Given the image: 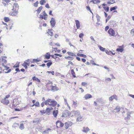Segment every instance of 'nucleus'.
<instances>
[{
  "label": "nucleus",
  "instance_id": "obj_7",
  "mask_svg": "<svg viewBox=\"0 0 134 134\" xmlns=\"http://www.w3.org/2000/svg\"><path fill=\"white\" fill-rule=\"evenodd\" d=\"M14 9H12L11 11L10 12L9 14L12 16H15L18 13V11L14 10Z\"/></svg>",
  "mask_w": 134,
  "mask_h": 134
},
{
  "label": "nucleus",
  "instance_id": "obj_53",
  "mask_svg": "<svg viewBox=\"0 0 134 134\" xmlns=\"http://www.w3.org/2000/svg\"><path fill=\"white\" fill-rule=\"evenodd\" d=\"M106 53L110 55L111 54V53H112V52L110 51H107Z\"/></svg>",
  "mask_w": 134,
  "mask_h": 134
},
{
  "label": "nucleus",
  "instance_id": "obj_60",
  "mask_svg": "<svg viewBox=\"0 0 134 134\" xmlns=\"http://www.w3.org/2000/svg\"><path fill=\"white\" fill-rule=\"evenodd\" d=\"M105 81H111V79L110 78H108L105 79Z\"/></svg>",
  "mask_w": 134,
  "mask_h": 134
},
{
  "label": "nucleus",
  "instance_id": "obj_49",
  "mask_svg": "<svg viewBox=\"0 0 134 134\" xmlns=\"http://www.w3.org/2000/svg\"><path fill=\"white\" fill-rule=\"evenodd\" d=\"M14 109L15 111H20L22 110V109L21 108H14Z\"/></svg>",
  "mask_w": 134,
  "mask_h": 134
},
{
  "label": "nucleus",
  "instance_id": "obj_2",
  "mask_svg": "<svg viewBox=\"0 0 134 134\" xmlns=\"http://www.w3.org/2000/svg\"><path fill=\"white\" fill-rule=\"evenodd\" d=\"M3 66L4 67V69L3 68H1V70H2V71H3V72H4L5 73H9L10 72L11 70L9 69V67H7L5 65H4V64L3 63Z\"/></svg>",
  "mask_w": 134,
  "mask_h": 134
},
{
  "label": "nucleus",
  "instance_id": "obj_34",
  "mask_svg": "<svg viewBox=\"0 0 134 134\" xmlns=\"http://www.w3.org/2000/svg\"><path fill=\"white\" fill-rule=\"evenodd\" d=\"M48 62H48L46 64L48 68H49L52 64V63L51 61L49 60Z\"/></svg>",
  "mask_w": 134,
  "mask_h": 134
},
{
  "label": "nucleus",
  "instance_id": "obj_16",
  "mask_svg": "<svg viewBox=\"0 0 134 134\" xmlns=\"http://www.w3.org/2000/svg\"><path fill=\"white\" fill-rule=\"evenodd\" d=\"M50 23L51 25L52 26L54 27L55 26V22L54 18H52L51 20L50 21Z\"/></svg>",
  "mask_w": 134,
  "mask_h": 134
},
{
  "label": "nucleus",
  "instance_id": "obj_25",
  "mask_svg": "<svg viewBox=\"0 0 134 134\" xmlns=\"http://www.w3.org/2000/svg\"><path fill=\"white\" fill-rule=\"evenodd\" d=\"M43 8V7L42 6H41L39 7L36 11L37 12V13L38 14L41 12V10Z\"/></svg>",
  "mask_w": 134,
  "mask_h": 134
},
{
  "label": "nucleus",
  "instance_id": "obj_11",
  "mask_svg": "<svg viewBox=\"0 0 134 134\" xmlns=\"http://www.w3.org/2000/svg\"><path fill=\"white\" fill-rule=\"evenodd\" d=\"M118 47L119 48L116 49V51L118 52H120L121 53L124 50V45H122L121 46H119Z\"/></svg>",
  "mask_w": 134,
  "mask_h": 134
},
{
  "label": "nucleus",
  "instance_id": "obj_62",
  "mask_svg": "<svg viewBox=\"0 0 134 134\" xmlns=\"http://www.w3.org/2000/svg\"><path fill=\"white\" fill-rule=\"evenodd\" d=\"M73 104L74 105H76L77 104V101H73Z\"/></svg>",
  "mask_w": 134,
  "mask_h": 134
},
{
  "label": "nucleus",
  "instance_id": "obj_47",
  "mask_svg": "<svg viewBox=\"0 0 134 134\" xmlns=\"http://www.w3.org/2000/svg\"><path fill=\"white\" fill-rule=\"evenodd\" d=\"M130 115H127V116L125 117V120H127L130 119Z\"/></svg>",
  "mask_w": 134,
  "mask_h": 134
},
{
  "label": "nucleus",
  "instance_id": "obj_59",
  "mask_svg": "<svg viewBox=\"0 0 134 134\" xmlns=\"http://www.w3.org/2000/svg\"><path fill=\"white\" fill-rule=\"evenodd\" d=\"M109 27L108 26H107L105 28V31H107V30L109 29Z\"/></svg>",
  "mask_w": 134,
  "mask_h": 134
},
{
  "label": "nucleus",
  "instance_id": "obj_15",
  "mask_svg": "<svg viewBox=\"0 0 134 134\" xmlns=\"http://www.w3.org/2000/svg\"><path fill=\"white\" fill-rule=\"evenodd\" d=\"M19 8V6L17 3H15L14 4L13 6V8L14 10L18 11Z\"/></svg>",
  "mask_w": 134,
  "mask_h": 134
},
{
  "label": "nucleus",
  "instance_id": "obj_35",
  "mask_svg": "<svg viewBox=\"0 0 134 134\" xmlns=\"http://www.w3.org/2000/svg\"><path fill=\"white\" fill-rule=\"evenodd\" d=\"M40 4L41 5H43L46 3V1L44 0H41L40 1Z\"/></svg>",
  "mask_w": 134,
  "mask_h": 134
},
{
  "label": "nucleus",
  "instance_id": "obj_50",
  "mask_svg": "<svg viewBox=\"0 0 134 134\" xmlns=\"http://www.w3.org/2000/svg\"><path fill=\"white\" fill-rule=\"evenodd\" d=\"M81 85L83 86H85L87 85V83L86 82H82Z\"/></svg>",
  "mask_w": 134,
  "mask_h": 134
},
{
  "label": "nucleus",
  "instance_id": "obj_5",
  "mask_svg": "<svg viewBox=\"0 0 134 134\" xmlns=\"http://www.w3.org/2000/svg\"><path fill=\"white\" fill-rule=\"evenodd\" d=\"M30 63V59H28L24 61L22 65L25 67L26 69L27 68V66H29V65Z\"/></svg>",
  "mask_w": 134,
  "mask_h": 134
},
{
  "label": "nucleus",
  "instance_id": "obj_9",
  "mask_svg": "<svg viewBox=\"0 0 134 134\" xmlns=\"http://www.w3.org/2000/svg\"><path fill=\"white\" fill-rule=\"evenodd\" d=\"M43 14H40V18H41L45 20H47V15L45 11H44L43 12Z\"/></svg>",
  "mask_w": 134,
  "mask_h": 134
},
{
  "label": "nucleus",
  "instance_id": "obj_19",
  "mask_svg": "<svg viewBox=\"0 0 134 134\" xmlns=\"http://www.w3.org/2000/svg\"><path fill=\"white\" fill-rule=\"evenodd\" d=\"M102 5L103 7V8L105 11L107 12H108L109 10V8L107 6L105 7V6H106V5L105 4H102Z\"/></svg>",
  "mask_w": 134,
  "mask_h": 134
},
{
  "label": "nucleus",
  "instance_id": "obj_42",
  "mask_svg": "<svg viewBox=\"0 0 134 134\" xmlns=\"http://www.w3.org/2000/svg\"><path fill=\"white\" fill-rule=\"evenodd\" d=\"M114 3H115V2L113 0H109V1L108 2V3L110 4H112Z\"/></svg>",
  "mask_w": 134,
  "mask_h": 134
},
{
  "label": "nucleus",
  "instance_id": "obj_37",
  "mask_svg": "<svg viewBox=\"0 0 134 134\" xmlns=\"http://www.w3.org/2000/svg\"><path fill=\"white\" fill-rule=\"evenodd\" d=\"M40 104L39 102H36V103L33 104L32 106V107H33L35 105L36 106H37L38 107L39 106Z\"/></svg>",
  "mask_w": 134,
  "mask_h": 134
},
{
  "label": "nucleus",
  "instance_id": "obj_10",
  "mask_svg": "<svg viewBox=\"0 0 134 134\" xmlns=\"http://www.w3.org/2000/svg\"><path fill=\"white\" fill-rule=\"evenodd\" d=\"M56 127L57 128H60L63 127L64 124L61 121L58 120L56 123Z\"/></svg>",
  "mask_w": 134,
  "mask_h": 134
},
{
  "label": "nucleus",
  "instance_id": "obj_63",
  "mask_svg": "<svg viewBox=\"0 0 134 134\" xmlns=\"http://www.w3.org/2000/svg\"><path fill=\"white\" fill-rule=\"evenodd\" d=\"M47 72L49 73H51L52 75H54V71H47Z\"/></svg>",
  "mask_w": 134,
  "mask_h": 134
},
{
  "label": "nucleus",
  "instance_id": "obj_52",
  "mask_svg": "<svg viewBox=\"0 0 134 134\" xmlns=\"http://www.w3.org/2000/svg\"><path fill=\"white\" fill-rule=\"evenodd\" d=\"M96 18L97 19V20L98 21H100V17L99 15H97L96 16Z\"/></svg>",
  "mask_w": 134,
  "mask_h": 134
},
{
  "label": "nucleus",
  "instance_id": "obj_57",
  "mask_svg": "<svg viewBox=\"0 0 134 134\" xmlns=\"http://www.w3.org/2000/svg\"><path fill=\"white\" fill-rule=\"evenodd\" d=\"M56 56V55H55L54 54L51 55L53 58L55 59L57 58V57Z\"/></svg>",
  "mask_w": 134,
  "mask_h": 134
},
{
  "label": "nucleus",
  "instance_id": "obj_36",
  "mask_svg": "<svg viewBox=\"0 0 134 134\" xmlns=\"http://www.w3.org/2000/svg\"><path fill=\"white\" fill-rule=\"evenodd\" d=\"M4 20L5 22H8L10 20V19L8 17H5L4 18Z\"/></svg>",
  "mask_w": 134,
  "mask_h": 134
},
{
  "label": "nucleus",
  "instance_id": "obj_3",
  "mask_svg": "<svg viewBox=\"0 0 134 134\" xmlns=\"http://www.w3.org/2000/svg\"><path fill=\"white\" fill-rule=\"evenodd\" d=\"M73 124V123L70 121H68L65 122L64 124L65 128L66 129H68Z\"/></svg>",
  "mask_w": 134,
  "mask_h": 134
},
{
  "label": "nucleus",
  "instance_id": "obj_4",
  "mask_svg": "<svg viewBox=\"0 0 134 134\" xmlns=\"http://www.w3.org/2000/svg\"><path fill=\"white\" fill-rule=\"evenodd\" d=\"M108 33L110 36H115V32L112 28H110L108 31Z\"/></svg>",
  "mask_w": 134,
  "mask_h": 134
},
{
  "label": "nucleus",
  "instance_id": "obj_26",
  "mask_svg": "<svg viewBox=\"0 0 134 134\" xmlns=\"http://www.w3.org/2000/svg\"><path fill=\"white\" fill-rule=\"evenodd\" d=\"M67 53L69 55L73 57L76 56V55L74 53L71 52H67Z\"/></svg>",
  "mask_w": 134,
  "mask_h": 134
},
{
  "label": "nucleus",
  "instance_id": "obj_23",
  "mask_svg": "<svg viewBox=\"0 0 134 134\" xmlns=\"http://www.w3.org/2000/svg\"><path fill=\"white\" fill-rule=\"evenodd\" d=\"M76 24V26L78 29L80 27V22L79 20H75Z\"/></svg>",
  "mask_w": 134,
  "mask_h": 134
},
{
  "label": "nucleus",
  "instance_id": "obj_30",
  "mask_svg": "<svg viewBox=\"0 0 134 134\" xmlns=\"http://www.w3.org/2000/svg\"><path fill=\"white\" fill-rule=\"evenodd\" d=\"M74 114L76 116H78L80 115V111L78 110L74 111Z\"/></svg>",
  "mask_w": 134,
  "mask_h": 134
},
{
  "label": "nucleus",
  "instance_id": "obj_43",
  "mask_svg": "<svg viewBox=\"0 0 134 134\" xmlns=\"http://www.w3.org/2000/svg\"><path fill=\"white\" fill-rule=\"evenodd\" d=\"M86 8L87 10L89 11L90 12H91L92 13V11L91 10L89 6V5L86 6Z\"/></svg>",
  "mask_w": 134,
  "mask_h": 134
},
{
  "label": "nucleus",
  "instance_id": "obj_64",
  "mask_svg": "<svg viewBox=\"0 0 134 134\" xmlns=\"http://www.w3.org/2000/svg\"><path fill=\"white\" fill-rule=\"evenodd\" d=\"M45 7L48 8H50L49 5L48 3H47L45 5Z\"/></svg>",
  "mask_w": 134,
  "mask_h": 134
},
{
  "label": "nucleus",
  "instance_id": "obj_28",
  "mask_svg": "<svg viewBox=\"0 0 134 134\" xmlns=\"http://www.w3.org/2000/svg\"><path fill=\"white\" fill-rule=\"evenodd\" d=\"M51 89L52 90L54 91H57L58 90V88L56 86H52Z\"/></svg>",
  "mask_w": 134,
  "mask_h": 134
},
{
  "label": "nucleus",
  "instance_id": "obj_12",
  "mask_svg": "<svg viewBox=\"0 0 134 134\" xmlns=\"http://www.w3.org/2000/svg\"><path fill=\"white\" fill-rule=\"evenodd\" d=\"M2 3L4 6H6L8 5V3L10 1V0H1Z\"/></svg>",
  "mask_w": 134,
  "mask_h": 134
},
{
  "label": "nucleus",
  "instance_id": "obj_17",
  "mask_svg": "<svg viewBox=\"0 0 134 134\" xmlns=\"http://www.w3.org/2000/svg\"><path fill=\"white\" fill-rule=\"evenodd\" d=\"M13 27V24L11 23H9L8 25H7L6 28L7 29L10 30Z\"/></svg>",
  "mask_w": 134,
  "mask_h": 134
},
{
  "label": "nucleus",
  "instance_id": "obj_56",
  "mask_svg": "<svg viewBox=\"0 0 134 134\" xmlns=\"http://www.w3.org/2000/svg\"><path fill=\"white\" fill-rule=\"evenodd\" d=\"M130 33L134 35V29H133L131 30Z\"/></svg>",
  "mask_w": 134,
  "mask_h": 134
},
{
  "label": "nucleus",
  "instance_id": "obj_44",
  "mask_svg": "<svg viewBox=\"0 0 134 134\" xmlns=\"http://www.w3.org/2000/svg\"><path fill=\"white\" fill-rule=\"evenodd\" d=\"M38 1H37L33 5L34 6L37 7L38 6Z\"/></svg>",
  "mask_w": 134,
  "mask_h": 134
},
{
  "label": "nucleus",
  "instance_id": "obj_27",
  "mask_svg": "<svg viewBox=\"0 0 134 134\" xmlns=\"http://www.w3.org/2000/svg\"><path fill=\"white\" fill-rule=\"evenodd\" d=\"M90 130L89 129L88 127H83V132H87Z\"/></svg>",
  "mask_w": 134,
  "mask_h": 134
},
{
  "label": "nucleus",
  "instance_id": "obj_20",
  "mask_svg": "<svg viewBox=\"0 0 134 134\" xmlns=\"http://www.w3.org/2000/svg\"><path fill=\"white\" fill-rule=\"evenodd\" d=\"M47 33L49 35L51 36H52L53 35V33L52 31V29H48V31L47 32Z\"/></svg>",
  "mask_w": 134,
  "mask_h": 134
},
{
  "label": "nucleus",
  "instance_id": "obj_40",
  "mask_svg": "<svg viewBox=\"0 0 134 134\" xmlns=\"http://www.w3.org/2000/svg\"><path fill=\"white\" fill-rule=\"evenodd\" d=\"M98 47L102 51H105V48H103L100 46H98Z\"/></svg>",
  "mask_w": 134,
  "mask_h": 134
},
{
  "label": "nucleus",
  "instance_id": "obj_13",
  "mask_svg": "<svg viewBox=\"0 0 134 134\" xmlns=\"http://www.w3.org/2000/svg\"><path fill=\"white\" fill-rule=\"evenodd\" d=\"M109 99V101L111 102L114 99H115L116 100H118V98L116 95H114L110 97Z\"/></svg>",
  "mask_w": 134,
  "mask_h": 134
},
{
  "label": "nucleus",
  "instance_id": "obj_45",
  "mask_svg": "<svg viewBox=\"0 0 134 134\" xmlns=\"http://www.w3.org/2000/svg\"><path fill=\"white\" fill-rule=\"evenodd\" d=\"M19 66V63H16L13 66V67L14 68H18Z\"/></svg>",
  "mask_w": 134,
  "mask_h": 134
},
{
  "label": "nucleus",
  "instance_id": "obj_8",
  "mask_svg": "<svg viewBox=\"0 0 134 134\" xmlns=\"http://www.w3.org/2000/svg\"><path fill=\"white\" fill-rule=\"evenodd\" d=\"M1 103L5 105H8L9 103V100L8 99L4 98L1 99Z\"/></svg>",
  "mask_w": 134,
  "mask_h": 134
},
{
  "label": "nucleus",
  "instance_id": "obj_41",
  "mask_svg": "<svg viewBox=\"0 0 134 134\" xmlns=\"http://www.w3.org/2000/svg\"><path fill=\"white\" fill-rule=\"evenodd\" d=\"M118 7L117 6H115L114 7H111L110 8V10L111 11H112L113 10H115Z\"/></svg>",
  "mask_w": 134,
  "mask_h": 134
},
{
  "label": "nucleus",
  "instance_id": "obj_55",
  "mask_svg": "<svg viewBox=\"0 0 134 134\" xmlns=\"http://www.w3.org/2000/svg\"><path fill=\"white\" fill-rule=\"evenodd\" d=\"M65 58L66 59H68V58H70V59L71 60H72L73 59H74V58L73 57H71L70 56H68V57H65Z\"/></svg>",
  "mask_w": 134,
  "mask_h": 134
},
{
  "label": "nucleus",
  "instance_id": "obj_21",
  "mask_svg": "<svg viewBox=\"0 0 134 134\" xmlns=\"http://www.w3.org/2000/svg\"><path fill=\"white\" fill-rule=\"evenodd\" d=\"M58 109L57 108V110H54L53 112V115L54 117L56 118L58 113Z\"/></svg>",
  "mask_w": 134,
  "mask_h": 134
},
{
  "label": "nucleus",
  "instance_id": "obj_22",
  "mask_svg": "<svg viewBox=\"0 0 134 134\" xmlns=\"http://www.w3.org/2000/svg\"><path fill=\"white\" fill-rule=\"evenodd\" d=\"M51 57L50 54L49 53H46L44 55L45 59H49Z\"/></svg>",
  "mask_w": 134,
  "mask_h": 134
},
{
  "label": "nucleus",
  "instance_id": "obj_51",
  "mask_svg": "<svg viewBox=\"0 0 134 134\" xmlns=\"http://www.w3.org/2000/svg\"><path fill=\"white\" fill-rule=\"evenodd\" d=\"M84 36V35L83 34H80L79 35V37L80 38H82Z\"/></svg>",
  "mask_w": 134,
  "mask_h": 134
},
{
  "label": "nucleus",
  "instance_id": "obj_32",
  "mask_svg": "<svg viewBox=\"0 0 134 134\" xmlns=\"http://www.w3.org/2000/svg\"><path fill=\"white\" fill-rule=\"evenodd\" d=\"M83 119V118L82 116H80L77 117V121H82Z\"/></svg>",
  "mask_w": 134,
  "mask_h": 134
},
{
  "label": "nucleus",
  "instance_id": "obj_6",
  "mask_svg": "<svg viewBox=\"0 0 134 134\" xmlns=\"http://www.w3.org/2000/svg\"><path fill=\"white\" fill-rule=\"evenodd\" d=\"M70 113L69 111L68 110L64 111L62 115V117H66L69 116L70 115Z\"/></svg>",
  "mask_w": 134,
  "mask_h": 134
},
{
  "label": "nucleus",
  "instance_id": "obj_54",
  "mask_svg": "<svg viewBox=\"0 0 134 134\" xmlns=\"http://www.w3.org/2000/svg\"><path fill=\"white\" fill-rule=\"evenodd\" d=\"M111 17L110 15H109L107 18L106 19V23H107L108 21L110 19Z\"/></svg>",
  "mask_w": 134,
  "mask_h": 134
},
{
  "label": "nucleus",
  "instance_id": "obj_61",
  "mask_svg": "<svg viewBox=\"0 0 134 134\" xmlns=\"http://www.w3.org/2000/svg\"><path fill=\"white\" fill-rule=\"evenodd\" d=\"M68 63L69 64H71L72 66L74 65V64H73L72 62L71 61H69Z\"/></svg>",
  "mask_w": 134,
  "mask_h": 134
},
{
  "label": "nucleus",
  "instance_id": "obj_46",
  "mask_svg": "<svg viewBox=\"0 0 134 134\" xmlns=\"http://www.w3.org/2000/svg\"><path fill=\"white\" fill-rule=\"evenodd\" d=\"M40 113L42 114H44L46 113V110H40Z\"/></svg>",
  "mask_w": 134,
  "mask_h": 134
},
{
  "label": "nucleus",
  "instance_id": "obj_58",
  "mask_svg": "<svg viewBox=\"0 0 134 134\" xmlns=\"http://www.w3.org/2000/svg\"><path fill=\"white\" fill-rule=\"evenodd\" d=\"M54 55L57 56H58L60 57H62V55L61 54H58L57 53L55 54Z\"/></svg>",
  "mask_w": 134,
  "mask_h": 134
},
{
  "label": "nucleus",
  "instance_id": "obj_18",
  "mask_svg": "<svg viewBox=\"0 0 134 134\" xmlns=\"http://www.w3.org/2000/svg\"><path fill=\"white\" fill-rule=\"evenodd\" d=\"M92 96L91 94H87L85 95L84 97V98L85 99H87L92 98Z\"/></svg>",
  "mask_w": 134,
  "mask_h": 134
},
{
  "label": "nucleus",
  "instance_id": "obj_31",
  "mask_svg": "<svg viewBox=\"0 0 134 134\" xmlns=\"http://www.w3.org/2000/svg\"><path fill=\"white\" fill-rule=\"evenodd\" d=\"M77 55L84 58H86V55L78 53L77 54Z\"/></svg>",
  "mask_w": 134,
  "mask_h": 134
},
{
  "label": "nucleus",
  "instance_id": "obj_48",
  "mask_svg": "<svg viewBox=\"0 0 134 134\" xmlns=\"http://www.w3.org/2000/svg\"><path fill=\"white\" fill-rule=\"evenodd\" d=\"M2 65H3V63L4 64V65L6 64V63H7V60L5 59H3L2 61Z\"/></svg>",
  "mask_w": 134,
  "mask_h": 134
},
{
  "label": "nucleus",
  "instance_id": "obj_39",
  "mask_svg": "<svg viewBox=\"0 0 134 134\" xmlns=\"http://www.w3.org/2000/svg\"><path fill=\"white\" fill-rule=\"evenodd\" d=\"M92 1L94 4H96L100 2L99 0H92Z\"/></svg>",
  "mask_w": 134,
  "mask_h": 134
},
{
  "label": "nucleus",
  "instance_id": "obj_1",
  "mask_svg": "<svg viewBox=\"0 0 134 134\" xmlns=\"http://www.w3.org/2000/svg\"><path fill=\"white\" fill-rule=\"evenodd\" d=\"M57 104V102L54 100H52L51 99H48L45 101V104L47 105L52 106L54 107Z\"/></svg>",
  "mask_w": 134,
  "mask_h": 134
},
{
  "label": "nucleus",
  "instance_id": "obj_33",
  "mask_svg": "<svg viewBox=\"0 0 134 134\" xmlns=\"http://www.w3.org/2000/svg\"><path fill=\"white\" fill-rule=\"evenodd\" d=\"M24 128L25 127L23 124L22 123L20 124V127H19V128L20 129L22 130L24 129Z\"/></svg>",
  "mask_w": 134,
  "mask_h": 134
},
{
  "label": "nucleus",
  "instance_id": "obj_29",
  "mask_svg": "<svg viewBox=\"0 0 134 134\" xmlns=\"http://www.w3.org/2000/svg\"><path fill=\"white\" fill-rule=\"evenodd\" d=\"M71 73L73 77L74 78H75L76 77V76L75 75V73L74 70L73 69H71Z\"/></svg>",
  "mask_w": 134,
  "mask_h": 134
},
{
  "label": "nucleus",
  "instance_id": "obj_38",
  "mask_svg": "<svg viewBox=\"0 0 134 134\" xmlns=\"http://www.w3.org/2000/svg\"><path fill=\"white\" fill-rule=\"evenodd\" d=\"M33 59L34 63H37L41 61V60L38 58L36 59Z\"/></svg>",
  "mask_w": 134,
  "mask_h": 134
},
{
  "label": "nucleus",
  "instance_id": "obj_24",
  "mask_svg": "<svg viewBox=\"0 0 134 134\" xmlns=\"http://www.w3.org/2000/svg\"><path fill=\"white\" fill-rule=\"evenodd\" d=\"M32 79L33 81H36L40 83L41 82L40 80L38 78L36 77L35 76H34L32 77Z\"/></svg>",
  "mask_w": 134,
  "mask_h": 134
},
{
  "label": "nucleus",
  "instance_id": "obj_14",
  "mask_svg": "<svg viewBox=\"0 0 134 134\" xmlns=\"http://www.w3.org/2000/svg\"><path fill=\"white\" fill-rule=\"evenodd\" d=\"M53 109V108L51 107H47L46 109L47 114H49L51 112V111Z\"/></svg>",
  "mask_w": 134,
  "mask_h": 134
}]
</instances>
